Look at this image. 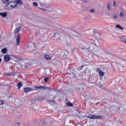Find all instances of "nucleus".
Listing matches in <instances>:
<instances>
[{
	"label": "nucleus",
	"mask_w": 126,
	"mask_h": 126,
	"mask_svg": "<svg viewBox=\"0 0 126 126\" xmlns=\"http://www.w3.org/2000/svg\"><path fill=\"white\" fill-rule=\"evenodd\" d=\"M120 16L122 17H123L124 16V15L123 13H121L120 14Z\"/></svg>",
	"instance_id": "nucleus-37"
},
{
	"label": "nucleus",
	"mask_w": 126,
	"mask_h": 126,
	"mask_svg": "<svg viewBox=\"0 0 126 126\" xmlns=\"http://www.w3.org/2000/svg\"><path fill=\"white\" fill-rule=\"evenodd\" d=\"M105 111V108H103L101 110V111Z\"/></svg>",
	"instance_id": "nucleus-47"
},
{
	"label": "nucleus",
	"mask_w": 126,
	"mask_h": 126,
	"mask_svg": "<svg viewBox=\"0 0 126 126\" xmlns=\"http://www.w3.org/2000/svg\"><path fill=\"white\" fill-rule=\"evenodd\" d=\"M58 53V52H57V51H56L55 52H54V55H58H58H59V54H56V53Z\"/></svg>",
	"instance_id": "nucleus-46"
},
{
	"label": "nucleus",
	"mask_w": 126,
	"mask_h": 126,
	"mask_svg": "<svg viewBox=\"0 0 126 126\" xmlns=\"http://www.w3.org/2000/svg\"><path fill=\"white\" fill-rule=\"evenodd\" d=\"M11 124H11H10V125ZM9 126H12V125H11L10 126V125H9Z\"/></svg>",
	"instance_id": "nucleus-62"
},
{
	"label": "nucleus",
	"mask_w": 126,
	"mask_h": 126,
	"mask_svg": "<svg viewBox=\"0 0 126 126\" xmlns=\"http://www.w3.org/2000/svg\"><path fill=\"white\" fill-rule=\"evenodd\" d=\"M62 56V57H63V56H65V57H64L65 58V57H66V56H64H64Z\"/></svg>",
	"instance_id": "nucleus-54"
},
{
	"label": "nucleus",
	"mask_w": 126,
	"mask_h": 126,
	"mask_svg": "<svg viewBox=\"0 0 126 126\" xmlns=\"http://www.w3.org/2000/svg\"><path fill=\"white\" fill-rule=\"evenodd\" d=\"M49 80L48 77H45L44 79V81L45 82H47Z\"/></svg>",
	"instance_id": "nucleus-26"
},
{
	"label": "nucleus",
	"mask_w": 126,
	"mask_h": 126,
	"mask_svg": "<svg viewBox=\"0 0 126 126\" xmlns=\"http://www.w3.org/2000/svg\"><path fill=\"white\" fill-rule=\"evenodd\" d=\"M17 124L18 126H19L20 125V123L18 122L17 123Z\"/></svg>",
	"instance_id": "nucleus-52"
},
{
	"label": "nucleus",
	"mask_w": 126,
	"mask_h": 126,
	"mask_svg": "<svg viewBox=\"0 0 126 126\" xmlns=\"http://www.w3.org/2000/svg\"><path fill=\"white\" fill-rule=\"evenodd\" d=\"M104 118V116H96L95 119H103Z\"/></svg>",
	"instance_id": "nucleus-16"
},
{
	"label": "nucleus",
	"mask_w": 126,
	"mask_h": 126,
	"mask_svg": "<svg viewBox=\"0 0 126 126\" xmlns=\"http://www.w3.org/2000/svg\"><path fill=\"white\" fill-rule=\"evenodd\" d=\"M47 51L46 50H44L43 51V54H44V55H49L47 53Z\"/></svg>",
	"instance_id": "nucleus-33"
},
{
	"label": "nucleus",
	"mask_w": 126,
	"mask_h": 126,
	"mask_svg": "<svg viewBox=\"0 0 126 126\" xmlns=\"http://www.w3.org/2000/svg\"><path fill=\"white\" fill-rule=\"evenodd\" d=\"M16 5V3L14 1L9 2L7 3L5 5L4 8L6 9H12L15 7Z\"/></svg>",
	"instance_id": "nucleus-1"
},
{
	"label": "nucleus",
	"mask_w": 126,
	"mask_h": 126,
	"mask_svg": "<svg viewBox=\"0 0 126 126\" xmlns=\"http://www.w3.org/2000/svg\"><path fill=\"white\" fill-rule=\"evenodd\" d=\"M96 116V115H93L90 114L87 116V117L90 119H95Z\"/></svg>",
	"instance_id": "nucleus-8"
},
{
	"label": "nucleus",
	"mask_w": 126,
	"mask_h": 126,
	"mask_svg": "<svg viewBox=\"0 0 126 126\" xmlns=\"http://www.w3.org/2000/svg\"><path fill=\"white\" fill-rule=\"evenodd\" d=\"M22 83L21 82H18L17 83V86L18 89H20V88L22 87Z\"/></svg>",
	"instance_id": "nucleus-17"
},
{
	"label": "nucleus",
	"mask_w": 126,
	"mask_h": 126,
	"mask_svg": "<svg viewBox=\"0 0 126 126\" xmlns=\"http://www.w3.org/2000/svg\"><path fill=\"white\" fill-rule=\"evenodd\" d=\"M38 1L40 5L41 6H43L45 0H38Z\"/></svg>",
	"instance_id": "nucleus-15"
},
{
	"label": "nucleus",
	"mask_w": 126,
	"mask_h": 126,
	"mask_svg": "<svg viewBox=\"0 0 126 126\" xmlns=\"http://www.w3.org/2000/svg\"><path fill=\"white\" fill-rule=\"evenodd\" d=\"M7 49L6 48H5L2 49L1 50V52L2 53H4L6 52L7 51Z\"/></svg>",
	"instance_id": "nucleus-22"
},
{
	"label": "nucleus",
	"mask_w": 126,
	"mask_h": 126,
	"mask_svg": "<svg viewBox=\"0 0 126 126\" xmlns=\"http://www.w3.org/2000/svg\"><path fill=\"white\" fill-rule=\"evenodd\" d=\"M20 35L19 34H18V35L17 36V37L16 39V46L19 43V42L20 41Z\"/></svg>",
	"instance_id": "nucleus-11"
},
{
	"label": "nucleus",
	"mask_w": 126,
	"mask_h": 126,
	"mask_svg": "<svg viewBox=\"0 0 126 126\" xmlns=\"http://www.w3.org/2000/svg\"><path fill=\"white\" fill-rule=\"evenodd\" d=\"M21 29V28L20 27H18L17 28L15 29L14 31V32L15 33H18L19 31H20Z\"/></svg>",
	"instance_id": "nucleus-13"
},
{
	"label": "nucleus",
	"mask_w": 126,
	"mask_h": 126,
	"mask_svg": "<svg viewBox=\"0 0 126 126\" xmlns=\"http://www.w3.org/2000/svg\"><path fill=\"white\" fill-rule=\"evenodd\" d=\"M11 97V96H9V98Z\"/></svg>",
	"instance_id": "nucleus-61"
},
{
	"label": "nucleus",
	"mask_w": 126,
	"mask_h": 126,
	"mask_svg": "<svg viewBox=\"0 0 126 126\" xmlns=\"http://www.w3.org/2000/svg\"><path fill=\"white\" fill-rule=\"evenodd\" d=\"M113 17H114V18L116 19L117 18V16L116 14H115L113 15Z\"/></svg>",
	"instance_id": "nucleus-39"
},
{
	"label": "nucleus",
	"mask_w": 126,
	"mask_h": 126,
	"mask_svg": "<svg viewBox=\"0 0 126 126\" xmlns=\"http://www.w3.org/2000/svg\"><path fill=\"white\" fill-rule=\"evenodd\" d=\"M108 7V9L109 10V7Z\"/></svg>",
	"instance_id": "nucleus-58"
},
{
	"label": "nucleus",
	"mask_w": 126,
	"mask_h": 126,
	"mask_svg": "<svg viewBox=\"0 0 126 126\" xmlns=\"http://www.w3.org/2000/svg\"><path fill=\"white\" fill-rule=\"evenodd\" d=\"M0 15L2 17H5L7 16V13L6 12H4L3 13H0Z\"/></svg>",
	"instance_id": "nucleus-20"
},
{
	"label": "nucleus",
	"mask_w": 126,
	"mask_h": 126,
	"mask_svg": "<svg viewBox=\"0 0 126 126\" xmlns=\"http://www.w3.org/2000/svg\"><path fill=\"white\" fill-rule=\"evenodd\" d=\"M103 52V53L104 54H109V53L107 51L103 50L102 51Z\"/></svg>",
	"instance_id": "nucleus-29"
},
{
	"label": "nucleus",
	"mask_w": 126,
	"mask_h": 126,
	"mask_svg": "<svg viewBox=\"0 0 126 126\" xmlns=\"http://www.w3.org/2000/svg\"><path fill=\"white\" fill-rule=\"evenodd\" d=\"M53 16L52 17H55V15H53Z\"/></svg>",
	"instance_id": "nucleus-59"
},
{
	"label": "nucleus",
	"mask_w": 126,
	"mask_h": 126,
	"mask_svg": "<svg viewBox=\"0 0 126 126\" xmlns=\"http://www.w3.org/2000/svg\"><path fill=\"white\" fill-rule=\"evenodd\" d=\"M84 66L83 65H82L81 66H79L78 68V70L80 71L82 69L83 67H84Z\"/></svg>",
	"instance_id": "nucleus-28"
},
{
	"label": "nucleus",
	"mask_w": 126,
	"mask_h": 126,
	"mask_svg": "<svg viewBox=\"0 0 126 126\" xmlns=\"http://www.w3.org/2000/svg\"><path fill=\"white\" fill-rule=\"evenodd\" d=\"M8 1H6L5 0V1L4 0H2V2L4 3V4H5L6 3V2H8Z\"/></svg>",
	"instance_id": "nucleus-44"
},
{
	"label": "nucleus",
	"mask_w": 126,
	"mask_h": 126,
	"mask_svg": "<svg viewBox=\"0 0 126 126\" xmlns=\"http://www.w3.org/2000/svg\"><path fill=\"white\" fill-rule=\"evenodd\" d=\"M62 93H63V94H64H64H65V93H64L63 92H62Z\"/></svg>",
	"instance_id": "nucleus-60"
},
{
	"label": "nucleus",
	"mask_w": 126,
	"mask_h": 126,
	"mask_svg": "<svg viewBox=\"0 0 126 126\" xmlns=\"http://www.w3.org/2000/svg\"><path fill=\"white\" fill-rule=\"evenodd\" d=\"M37 51H35L33 53V54H37Z\"/></svg>",
	"instance_id": "nucleus-49"
},
{
	"label": "nucleus",
	"mask_w": 126,
	"mask_h": 126,
	"mask_svg": "<svg viewBox=\"0 0 126 126\" xmlns=\"http://www.w3.org/2000/svg\"><path fill=\"white\" fill-rule=\"evenodd\" d=\"M28 47L32 49L33 50L35 49V45L32 42H30L29 44Z\"/></svg>",
	"instance_id": "nucleus-6"
},
{
	"label": "nucleus",
	"mask_w": 126,
	"mask_h": 126,
	"mask_svg": "<svg viewBox=\"0 0 126 126\" xmlns=\"http://www.w3.org/2000/svg\"><path fill=\"white\" fill-rule=\"evenodd\" d=\"M4 58L5 61L6 62L9 61L11 59V58L9 56H4Z\"/></svg>",
	"instance_id": "nucleus-7"
},
{
	"label": "nucleus",
	"mask_w": 126,
	"mask_h": 126,
	"mask_svg": "<svg viewBox=\"0 0 126 126\" xmlns=\"http://www.w3.org/2000/svg\"><path fill=\"white\" fill-rule=\"evenodd\" d=\"M99 74L101 76H103L104 75V72H102L101 71L100 72H99Z\"/></svg>",
	"instance_id": "nucleus-36"
},
{
	"label": "nucleus",
	"mask_w": 126,
	"mask_h": 126,
	"mask_svg": "<svg viewBox=\"0 0 126 126\" xmlns=\"http://www.w3.org/2000/svg\"><path fill=\"white\" fill-rule=\"evenodd\" d=\"M33 6H37V5H38V4L37 3H36L35 2H34L33 3Z\"/></svg>",
	"instance_id": "nucleus-38"
},
{
	"label": "nucleus",
	"mask_w": 126,
	"mask_h": 126,
	"mask_svg": "<svg viewBox=\"0 0 126 126\" xmlns=\"http://www.w3.org/2000/svg\"><path fill=\"white\" fill-rule=\"evenodd\" d=\"M59 35L57 33H55L54 34V35L52 36V37L54 38L55 40H57L59 38Z\"/></svg>",
	"instance_id": "nucleus-10"
},
{
	"label": "nucleus",
	"mask_w": 126,
	"mask_h": 126,
	"mask_svg": "<svg viewBox=\"0 0 126 126\" xmlns=\"http://www.w3.org/2000/svg\"><path fill=\"white\" fill-rule=\"evenodd\" d=\"M87 2V1L86 0H85V1H83V2Z\"/></svg>",
	"instance_id": "nucleus-56"
},
{
	"label": "nucleus",
	"mask_w": 126,
	"mask_h": 126,
	"mask_svg": "<svg viewBox=\"0 0 126 126\" xmlns=\"http://www.w3.org/2000/svg\"><path fill=\"white\" fill-rule=\"evenodd\" d=\"M43 123H45V122L44 121H43Z\"/></svg>",
	"instance_id": "nucleus-63"
},
{
	"label": "nucleus",
	"mask_w": 126,
	"mask_h": 126,
	"mask_svg": "<svg viewBox=\"0 0 126 126\" xmlns=\"http://www.w3.org/2000/svg\"><path fill=\"white\" fill-rule=\"evenodd\" d=\"M85 56V58L87 60H89V59H88L89 58H88V56Z\"/></svg>",
	"instance_id": "nucleus-45"
},
{
	"label": "nucleus",
	"mask_w": 126,
	"mask_h": 126,
	"mask_svg": "<svg viewBox=\"0 0 126 126\" xmlns=\"http://www.w3.org/2000/svg\"><path fill=\"white\" fill-rule=\"evenodd\" d=\"M42 88L41 90H51V88H48V87H44L43 86H41Z\"/></svg>",
	"instance_id": "nucleus-12"
},
{
	"label": "nucleus",
	"mask_w": 126,
	"mask_h": 126,
	"mask_svg": "<svg viewBox=\"0 0 126 126\" xmlns=\"http://www.w3.org/2000/svg\"><path fill=\"white\" fill-rule=\"evenodd\" d=\"M69 102H67L66 104L68 107L73 106V105L69 101H68Z\"/></svg>",
	"instance_id": "nucleus-21"
},
{
	"label": "nucleus",
	"mask_w": 126,
	"mask_h": 126,
	"mask_svg": "<svg viewBox=\"0 0 126 126\" xmlns=\"http://www.w3.org/2000/svg\"><path fill=\"white\" fill-rule=\"evenodd\" d=\"M47 101H48V102H51L52 101H53V100H47Z\"/></svg>",
	"instance_id": "nucleus-48"
},
{
	"label": "nucleus",
	"mask_w": 126,
	"mask_h": 126,
	"mask_svg": "<svg viewBox=\"0 0 126 126\" xmlns=\"http://www.w3.org/2000/svg\"><path fill=\"white\" fill-rule=\"evenodd\" d=\"M119 109L121 113H123L125 112L126 109H125V110H124V109L123 108L120 107L119 108Z\"/></svg>",
	"instance_id": "nucleus-18"
},
{
	"label": "nucleus",
	"mask_w": 126,
	"mask_h": 126,
	"mask_svg": "<svg viewBox=\"0 0 126 126\" xmlns=\"http://www.w3.org/2000/svg\"><path fill=\"white\" fill-rule=\"evenodd\" d=\"M120 40L124 42L126 44V39L123 37H121L120 38Z\"/></svg>",
	"instance_id": "nucleus-24"
},
{
	"label": "nucleus",
	"mask_w": 126,
	"mask_h": 126,
	"mask_svg": "<svg viewBox=\"0 0 126 126\" xmlns=\"http://www.w3.org/2000/svg\"><path fill=\"white\" fill-rule=\"evenodd\" d=\"M104 69H105V70L106 69V68H105Z\"/></svg>",
	"instance_id": "nucleus-64"
},
{
	"label": "nucleus",
	"mask_w": 126,
	"mask_h": 126,
	"mask_svg": "<svg viewBox=\"0 0 126 126\" xmlns=\"http://www.w3.org/2000/svg\"><path fill=\"white\" fill-rule=\"evenodd\" d=\"M93 44H92L91 45H90V46H88V48H85L84 47H81L80 48V49L81 50V51L83 53L84 52L85 53V52L87 51V50L89 48L90 50H92L93 49V47L92 46V45H93Z\"/></svg>",
	"instance_id": "nucleus-2"
},
{
	"label": "nucleus",
	"mask_w": 126,
	"mask_h": 126,
	"mask_svg": "<svg viewBox=\"0 0 126 126\" xmlns=\"http://www.w3.org/2000/svg\"><path fill=\"white\" fill-rule=\"evenodd\" d=\"M43 5H44V7H45L46 8H50V7L49 6V5H47L46 4H45V3Z\"/></svg>",
	"instance_id": "nucleus-34"
},
{
	"label": "nucleus",
	"mask_w": 126,
	"mask_h": 126,
	"mask_svg": "<svg viewBox=\"0 0 126 126\" xmlns=\"http://www.w3.org/2000/svg\"><path fill=\"white\" fill-rule=\"evenodd\" d=\"M45 99V98H44L43 97H38L35 99L34 98H33L32 99H33L34 100V101H43V100H44Z\"/></svg>",
	"instance_id": "nucleus-9"
},
{
	"label": "nucleus",
	"mask_w": 126,
	"mask_h": 126,
	"mask_svg": "<svg viewBox=\"0 0 126 126\" xmlns=\"http://www.w3.org/2000/svg\"><path fill=\"white\" fill-rule=\"evenodd\" d=\"M33 88H34V89H33V91L37 90L38 89V86H35L33 87Z\"/></svg>",
	"instance_id": "nucleus-32"
},
{
	"label": "nucleus",
	"mask_w": 126,
	"mask_h": 126,
	"mask_svg": "<svg viewBox=\"0 0 126 126\" xmlns=\"http://www.w3.org/2000/svg\"><path fill=\"white\" fill-rule=\"evenodd\" d=\"M46 41H43L41 42V44H42L43 45V44H45L46 43Z\"/></svg>",
	"instance_id": "nucleus-41"
},
{
	"label": "nucleus",
	"mask_w": 126,
	"mask_h": 126,
	"mask_svg": "<svg viewBox=\"0 0 126 126\" xmlns=\"http://www.w3.org/2000/svg\"><path fill=\"white\" fill-rule=\"evenodd\" d=\"M13 56V60L16 62H17L19 61L20 60H22V57L20 56V57H18L17 56Z\"/></svg>",
	"instance_id": "nucleus-5"
},
{
	"label": "nucleus",
	"mask_w": 126,
	"mask_h": 126,
	"mask_svg": "<svg viewBox=\"0 0 126 126\" xmlns=\"http://www.w3.org/2000/svg\"><path fill=\"white\" fill-rule=\"evenodd\" d=\"M6 75L7 76H9V73H7Z\"/></svg>",
	"instance_id": "nucleus-55"
},
{
	"label": "nucleus",
	"mask_w": 126,
	"mask_h": 126,
	"mask_svg": "<svg viewBox=\"0 0 126 126\" xmlns=\"http://www.w3.org/2000/svg\"><path fill=\"white\" fill-rule=\"evenodd\" d=\"M84 85V84H77L76 86V89L79 91H82L83 90V86Z\"/></svg>",
	"instance_id": "nucleus-4"
},
{
	"label": "nucleus",
	"mask_w": 126,
	"mask_h": 126,
	"mask_svg": "<svg viewBox=\"0 0 126 126\" xmlns=\"http://www.w3.org/2000/svg\"><path fill=\"white\" fill-rule=\"evenodd\" d=\"M94 10L93 9H91L90 11V12L92 13H93L94 12Z\"/></svg>",
	"instance_id": "nucleus-40"
},
{
	"label": "nucleus",
	"mask_w": 126,
	"mask_h": 126,
	"mask_svg": "<svg viewBox=\"0 0 126 126\" xmlns=\"http://www.w3.org/2000/svg\"><path fill=\"white\" fill-rule=\"evenodd\" d=\"M110 4L109 3H108V7H110Z\"/></svg>",
	"instance_id": "nucleus-53"
},
{
	"label": "nucleus",
	"mask_w": 126,
	"mask_h": 126,
	"mask_svg": "<svg viewBox=\"0 0 126 126\" xmlns=\"http://www.w3.org/2000/svg\"><path fill=\"white\" fill-rule=\"evenodd\" d=\"M1 58H0V63L1 62Z\"/></svg>",
	"instance_id": "nucleus-57"
},
{
	"label": "nucleus",
	"mask_w": 126,
	"mask_h": 126,
	"mask_svg": "<svg viewBox=\"0 0 126 126\" xmlns=\"http://www.w3.org/2000/svg\"><path fill=\"white\" fill-rule=\"evenodd\" d=\"M43 57L46 60H51L52 57L49 56H44Z\"/></svg>",
	"instance_id": "nucleus-14"
},
{
	"label": "nucleus",
	"mask_w": 126,
	"mask_h": 126,
	"mask_svg": "<svg viewBox=\"0 0 126 126\" xmlns=\"http://www.w3.org/2000/svg\"><path fill=\"white\" fill-rule=\"evenodd\" d=\"M42 88V87H41V86H39L38 87V89H40Z\"/></svg>",
	"instance_id": "nucleus-51"
},
{
	"label": "nucleus",
	"mask_w": 126,
	"mask_h": 126,
	"mask_svg": "<svg viewBox=\"0 0 126 126\" xmlns=\"http://www.w3.org/2000/svg\"><path fill=\"white\" fill-rule=\"evenodd\" d=\"M4 101L2 100H0V105H3L4 103Z\"/></svg>",
	"instance_id": "nucleus-35"
},
{
	"label": "nucleus",
	"mask_w": 126,
	"mask_h": 126,
	"mask_svg": "<svg viewBox=\"0 0 126 126\" xmlns=\"http://www.w3.org/2000/svg\"><path fill=\"white\" fill-rule=\"evenodd\" d=\"M16 3L18 5H21L23 3L22 1L20 0H16Z\"/></svg>",
	"instance_id": "nucleus-19"
},
{
	"label": "nucleus",
	"mask_w": 126,
	"mask_h": 126,
	"mask_svg": "<svg viewBox=\"0 0 126 126\" xmlns=\"http://www.w3.org/2000/svg\"><path fill=\"white\" fill-rule=\"evenodd\" d=\"M40 9L41 10L43 11L44 12H45V11H47V10L45 9H43V8H40Z\"/></svg>",
	"instance_id": "nucleus-43"
},
{
	"label": "nucleus",
	"mask_w": 126,
	"mask_h": 126,
	"mask_svg": "<svg viewBox=\"0 0 126 126\" xmlns=\"http://www.w3.org/2000/svg\"><path fill=\"white\" fill-rule=\"evenodd\" d=\"M28 88V90L29 91H31L33 90V89H34V88H33V87H32H32H27Z\"/></svg>",
	"instance_id": "nucleus-31"
},
{
	"label": "nucleus",
	"mask_w": 126,
	"mask_h": 126,
	"mask_svg": "<svg viewBox=\"0 0 126 126\" xmlns=\"http://www.w3.org/2000/svg\"><path fill=\"white\" fill-rule=\"evenodd\" d=\"M38 48L39 49H40L43 48V44H42L40 43L38 44Z\"/></svg>",
	"instance_id": "nucleus-23"
},
{
	"label": "nucleus",
	"mask_w": 126,
	"mask_h": 126,
	"mask_svg": "<svg viewBox=\"0 0 126 126\" xmlns=\"http://www.w3.org/2000/svg\"><path fill=\"white\" fill-rule=\"evenodd\" d=\"M77 73L75 72H73L72 73V76L74 78H76L77 77L76 74Z\"/></svg>",
	"instance_id": "nucleus-25"
},
{
	"label": "nucleus",
	"mask_w": 126,
	"mask_h": 126,
	"mask_svg": "<svg viewBox=\"0 0 126 126\" xmlns=\"http://www.w3.org/2000/svg\"><path fill=\"white\" fill-rule=\"evenodd\" d=\"M28 89L27 87L24 88L23 89V91L25 93H27L28 92Z\"/></svg>",
	"instance_id": "nucleus-30"
},
{
	"label": "nucleus",
	"mask_w": 126,
	"mask_h": 126,
	"mask_svg": "<svg viewBox=\"0 0 126 126\" xmlns=\"http://www.w3.org/2000/svg\"><path fill=\"white\" fill-rule=\"evenodd\" d=\"M113 4L114 6H116V4L114 1H113Z\"/></svg>",
	"instance_id": "nucleus-50"
},
{
	"label": "nucleus",
	"mask_w": 126,
	"mask_h": 126,
	"mask_svg": "<svg viewBox=\"0 0 126 126\" xmlns=\"http://www.w3.org/2000/svg\"><path fill=\"white\" fill-rule=\"evenodd\" d=\"M32 66V64L31 63L28 62L24 63L23 65L22 66L23 68L25 69L27 68H29Z\"/></svg>",
	"instance_id": "nucleus-3"
},
{
	"label": "nucleus",
	"mask_w": 126,
	"mask_h": 126,
	"mask_svg": "<svg viewBox=\"0 0 126 126\" xmlns=\"http://www.w3.org/2000/svg\"><path fill=\"white\" fill-rule=\"evenodd\" d=\"M116 27L122 30H123V28L119 24L116 25Z\"/></svg>",
	"instance_id": "nucleus-27"
},
{
	"label": "nucleus",
	"mask_w": 126,
	"mask_h": 126,
	"mask_svg": "<svg viewBox=\"0 0 126 126\" xmlns=\"http://www.w3.org/2000/svg\"><path fill=\"white\" fill-rule=\"evenodd\" d=\"M101 71V70H100V69L99 68H98L97 69V72L98 73H99V72H100Z\"/></svg>",
	"instance_id": "nucleus-42"
}]
</instances>
